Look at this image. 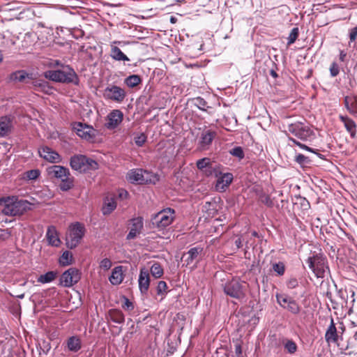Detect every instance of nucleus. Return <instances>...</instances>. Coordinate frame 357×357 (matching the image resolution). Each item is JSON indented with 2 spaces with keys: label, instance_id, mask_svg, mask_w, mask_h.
I'll return each instance as SVG.
<instances>
[{
  "label": "nucleus",
  "instance_id": "42",
  "mask_svg": "<svg viewBox=\"0 0 357 357\" xmlns=\"http://www.w3.org/2000/svg\"><path fill=\"white\" fill-rule=\"evenodd\" d=\"M273 270L280 276H282L284 274L285 272V266L284 264L282 261H279L278 263H275L273 264Z\"/></svg>",
  "mask_w": 357,
  "mask_h": 357
},
{
  "label": "nucleus",
  "instance_id": "32",
  "mask_svg": "<svg viewBox=\"0 0 357 357\" xmlns=\"http://www.w3.org/2000/svg\"><path fill=\"white\" fill-rule=\"evenodd\" d=\"M109 319L116 324H123L125 321V317L123 312L117 309H112L109 311Z\"/></svg>",
  "mask_w": 357,
  "mask_h": 357
},
{
  "label": "nucleus",
  "instance_id": "8",
  "mask_svg": "<svg viewBox=\"0 0 357 357\" xmlns=\"http://www.w3.org/2000/svg\"><path fill=\"white\" fill-rule=\"evenodd\" d=\"M275 297L277 303L283 309L294 315H297L300 313L301 307L298 303L293 298L286 294L280 293H277Z\"/></svg>",
  "mask_w": 357,
  "mask_h": 357
},
{
  "label": "nucleus",
  "instance_id": "46",
  "mask_svg": "<svg viewBox=\"0 0 357 357\" xmlns=\"http://www.w3.org/2000/svg\"><path fill=\"white\" fill-rule=\"evenodd\" d=\"M167 284L165 281H160L156 288L158 295L165 296L167 294Z\"/></svg>",
  "mask_w": 357,
  "mask_h": 357
},
{
  "label": "nucleus",
  "instance_id": "57",
  "mask_svg": "<svg viewBox=\"0 0 357 357\" xmlns=\"http://www.w3.org/2000/svg\"><path fill=\"white\" fill-rule=\"evenodd\" d=\"M10 236V232L8 229H0V240L5 241L8 239Z\"/></svg>",
  "mask_w": 357,
  "mask_h": 357
},
{
  "label": "nucleus",
  "instance_id": "6",
  "mask_svg": "<svg viewBox=\"0 0 357 357\" xmlns=\"http://www.w3.org/2000/svg\"><path fill=\"white\" fill-rule=\"evenodd\" d=\"M70 165L73 169L79 172L96 169L98 167V163L94 160L89 158L84 155H75L72 156Z\"/></svg>",
  "mask_w": 357,
  "mask_h": 357
},
{
  "label": "nucleus",
  "instance_id": "53",
  "mask_svg": "<svg viewBox=\"0 0 357 357\" xmlns=\"http://www.w3.org/2000/svg\"><path fill=\"white\" fill-rule=\"evenodd\" d=\"M340 73L338 65L335 62H333L330 66V73L332 77L337 76Z\"/></svg>",
  "mask_w": 357,
  "mask_h": 357
},
{
  "label": "nucleus",
  "instance_id": "26",
  "mask_svg": "<svg viewBox=\"0 0 357 357\" xmlns=\"http://www.w3.org/2000/svg\"><path fill=\"white\" fill-rule=\"evenodd\" d=\"M110 282L114 285H117L121 284L123 280V274L122 271V266H116L115 267L112 272V275L109 278Z\"/></svg>",
  "mask_w": 357,
  "mask_h": 357
},
{
  "label": "nucleus",
  "instance_id": "33",
  "mask_svg": "<svg viewBox=\"0 0 357 357\" xmlns=\"http://www.w3.org/2000/svg\"><path fill=\"white\" fill-rule=\"evenodd\" d=\"M282 343L284 348V350L289 354L293 355L298 350V346L296 343L291 339H283Z\"/></svg>",
  "mask_w": 357,
  "mask_h": 357
},
{
  "label": "nucleus",
  "instance_id": "24",
  "mask_svg": "<svg viewBox=\"0 0 357 357\" xmlns=\"http://www.w3.org/2000/svg\"><path fill=\"white\" fill-rule=\"evenodd\" d=\"M339 119L344 123V128L350 134L351 137H356L357 126L355 121L347 116L340 115Z\"/></svg>",
  "mask_w": 357,
  "mask_h": 357
},
{
  "label": "nucleus",
  "instance_id": "52",
  "mask_svg": "<svg viewBox=\"0 0 357 357\" xmlns=\"http://www.w3.org/2000/svg\"><path fill=\"white\" fill-rule=\"evenodd\" d=\"M298 287V281L296 278H291L287 281V287L293 289Z\"/></svg>",
  "mask_w": 357,
  "mask_h": 357
},
{
  "label": "nucleus",
  "instance_id": "37",
  "mask_svg": "<svg viewBox=\"0 0 357 357\" xmlns=\"http://www.w3.org/2000/svg\"><path fill=\"white\" fill-rule=\"evenodd\" d=\"M163 268L158 262H155L151 267V273L155 278H160L163 275Z\"/></svg>",
  "mask_w": 357,
  "mask_h": 357
},
{
  "label": "nucleus",
  "instance_id": "19",
  "mask_svg": "<svg viewBox=\"0 0 357 357\" xmlns=\"http://www.w3.org/2000/svg\"><path fill=\"white\" fill-rule=\"evenodd\" d=\"M39 154L41 158L52 163H57L61 160L60 155L48 146L42 147L39 150Z\"/></svg>",
  "mask_w": 357,
  "mask_h": 357
},
{
  "label": "nucleus",
  "instance_id": "61",
  "mask_svg": "<svg viewBox=\"0 0 357 357\" xmlns=\"http://www.w3.org/2000/svg\"><path fill=\"white\" fill-rule=\"evenodd\" d=\"M344 105H345L346 108L349 112V108L351 107V101L350 102L349 101V98L348 97H346L344 98Z\"/></svg>",
  "mask_w": 357,
  "mask_h": 357
},
{
  "label": "nucleus",
  "instance_id": "11",
  "mask_svg": "<svg viewBox=\"0 0 357 357\" xmlns=\"http://www.w3.org/2000/svg\"><path fill=\"white\" fill-rule=\"evenodd\" d=\"M199 130L201 132L199 137L198 148L201 151L208 150L217 137V132L208 128L206 126H204L202 129L199 128Z\"/></svg>",
  "mask_w": 357,
  "mask_h": 357
},
{
  "label": "nucleus",
  "instance_id": "23",
  "mask_svg": "<svg viewBox=\"0 0 357 357\" xmlns=\"http://www.w3.org/2000/svg\"><path fill=\"white\" fill-rule=\"evenodd\" d=\"M46 237L48 243L52 246L59 247L61 244V240L59 238L58 232L54 226H49L46 233Z\"/></svg>",
  "mask_w": 357,
  "mask_h": 357
},
{
  "label": "nucleus",
  "instance_id": "30",
  "mask_svg": "<svg viewBox=\"0 0 357 357\" xmlns=\"http://www.w3.org/2000/svg\"><path fill=\"white\" fill-rule=\"evenodd\" d=\"M11 128V120L8 116H3L0 119V136L6 135Z\"/></svg>",
  "mask_w": 357,
  "mask_h": 357
},
{
  "label": "nucleus",
  "instance_id": "56",
  "mask_svg": "<svg viewBox=\"0 0 357 357\" xmlns=\"http://www.w3.org/2000/svg\"><path fill=\"white\" fill-rule=\"evenodd\" d=\"M123 307L127 310H132L134 309L133 303L127 298L124 297V303L123 304Z\"/></svg>",
  "mask_w": 357,
  "mask_h": 357
},
{
  "label": "nucleus",
  "instance_id": "15",
  "mask_svg": "<svg viewBox=\"0 0 357 357\" xmlns=\"http://www.w3.org/2000/svg\"><path fill=\"white\" fill-rule=\"evenodd\" d=\"M214 175L218 177L215 188L219 191H225L233 181L231 173L222 174L218 169H213Z\"/></svg>",
  "mask_w": 357,
  "mask_h": 357
},
{
  "label": "nucleus",
  "instance_id": "58",
  "mask_svg": "<svg viewBox=\"0 0 357 357\" xmlns=\"http://www.w3.org/2000/svg\"><path fill=\"white\" fill-rule=\"evenodd\" d=\"M41 347L44 354H47L51 349L50 343L45 340L43 341Z\"/></svg>",
  "mask_w": 357,
  "mask_h": 357
},
{
  "label": "nucleus",
  "instance_id": "35",
  "mask_svg": "<svg viewBox=\"0 0 357 357\" xmlns=\"http://www.w3.org/2000/svg\"><path fill=\"white\" fill-rule=\"evenodd\" d=\"M142 82V78L138 75H132L127 77L124 83L130 88H133L139 85Z\"/></svg>",
  "mask_w": 357,
  "mask_h": 357
},
{
  "label": "nucleus",
  "instance_id": "13",
  "mask_svg": "<svg viewBox=\"0 0 357 357\" xmlns=\"http://www.w3.org/2000/svg\"><path fill=\"white\" fill-rule=\"evenodd\" d=\"M72 126L73 130L82 139L89 141L95 137V130L92 126L81 122H75Z\"/></svg>",
  "mask_w": 357,
  "mask_h": 357
},
{
  "label": "nucleus",
  "instance_id": "3",
  "mask_svg": "<svg viewBox=\"0 0 357 357\" xmlns=\"http://www.w3.org/2000/svg\"><path fill=\"white\" fill-rule=\"evenodd\" d=\"M45 77L49 79L60 83L73 84L78 85L79 82V77L75 70L70 67L65 70H52L45 72Z\"/></svg>",
  "mask_w": 357,
  "mask_h": 357
},
{
  "label": "nucleus",
  "instance_id": "31",
  "mask_svg": "<svg viewBox=\"0 0 357 357\" xmlns=\"http://www.w3.org/2000/svg\"><path fill=\"white\" fill-rule=\"evenodd\" d=\"M31 74L27 73L25 70H17L10 75L9 79L10 81L22 82L26 78H31Z\"/></svg>",
  "mask_w": 357,
  "mask_h": 357
},
{
  "label": "nucleus",
  "instance_id": "29",
  "mask_svg": "<svg viewBox=\"0 0 357 357\" xmlns=\"http://www.w3.org/2000/svg\"><path fill=\"white\" fill-rule=\"evenodd\" d=\"M217 202L215 200L206 202L202 206V211L208 216H214L218 213Z\"/></svg>",
  "mask_w": 357,
  "mask_h": 357
},
{
  "label": "nucleus",
  "instance_id": "18",
  "mask_svg": "<svg viewBox=\"0 0 357 357\" xmlns=\"http://www.w3.org/2000/svg\"><path fill=\"white\" fill-rule=\"evenodd\" d=\"M324 337L325 341L328 345L331 344H336L338 342L339 335L334 319L332 317L330 318V324L326 331Z\"/></svg>",
  "mask_w": 357,
  "mask_h": 357
},
{
  "label": "nucleus",
  "instance_id": "64",
  "mask_svg": "<svg viewBox=\"0 0 357 357\" xmlns=\"http://www.w3.org/2000/svg\"><path fill=\"white\" fill-rule=\"evenodd\" d=\"M270 75H271L273 77H274V78H276V77H278V74H277V73H276L275 70H271L270 71Z\"/></svg>",
  "mask_w": 357,
  "mask_h": 357
},
{
  "label": "nucleus",
  "instance_id": "17",
  "mask_svg": "<svg viewBox=\"0 0 357 357\" xmlns=\"http://www.w3.org/2000/svg\"><path fill=\"white\" fill-rule=\"evenodd\" d=\"M123 119V113L119 109H114L107 115L105 126L109 130L115 129L122 122Z\"/></svg>",
  "mask_w": 357,
  "mask_h": 357
},
{
  "label": "nucleus",
  "instance_id": "54",
  "mask_svg": "<svg viewBox=\"0 0 357 357\" xmlns=\"http://www.w3.org/2000/svg\"><path fill=\"white\" fill-rule=\"evenodd\" d=\"M349 44L357 39V26L349 30Z\"/></svg>",
  "mask_w": 357,
  "mask_h": 357
},
{
  "label": "nucleus",
  "instance_id": "55",
  "mask_svg": "<svg viewBox=\"0 0 357 357\" xmlns=\"http://www.w3.org/2000/svg\"><path fill=\"white\" fill-rule=\"evenodd\" d=\"M100 266L105 269V270H108L111 268L112 266V262L111 261L107 259V258H105V259H103L101 261H100Z\"/></svg>",
  "mask_w": 357,
  "mask_h": 357
},
{
  "label": "nucleus",
  "instance_id": "27",
  "mask_svg": "<svg viewBox=\"0 0 357 357\" xmlns=\"http://www.w3.org/2000/svg\"><path fill=\"white\" fill-rule=\"evenodd\" d=\"M111 58L116 61H129L130 59L116 46L111 45Z\"/></svg>",
  "mask_w": 357,
  "mask_h": 357
},
{
  "label": "nucleus",
  "instance_id": "48",
  "mask_svg": "<svg viewBox=\"0 0 357 357\" xmlns=\"http://www.w3.org/2000/svg\"><path fill=\"white\" fill-rule=\"evenodd\" d=\"M197 167L199 169H203L208 167L211 165V161L208 158H204L197 161Z\"/></svg>",
  "mask_w": 357,
  "mask_h": 357
},
{
  "label": "nucleus",
  "instance_id": "10",
  "mask_svg": "<svg viewBox=\"0 0 357 357\" xmlns=\"http://www.w3.org/2000/svg\"><path fill=\"white\" fill-rule=\"evenodd\" d=\"M102 96L105 99L117 103H121L126 97V91L119 86L109 84L103 91Z\"/></svg>",
  "mask_w": 357,
  "mask_h": 357
},
{
  "label": "nucleus",
  "instance_id": "49",
  "mask_svg": "<svg viewBox=\"0 0 357 357\" xmlns=\"http://www.w3.org/2000/svg\"><path fill=\"white\" fill-rule=\"evenodd\" d=\"M40 174V172L38 169H31L25 172L26 178L29 180L36 179Z\"/></svg>",
  "mask_w": 357,
  "mask_h": 357
},
{
  "label": "nucleus",
  "instance_id": "44",
  "mask_svg": "<svg viewBox=\"0 0 357 357\" xmlns=\"http://www.w3.org/2000/svg\"><path fill=\"white\" fill-rule=\"evenodd\" d=\"M295 161L301 166L307 165L310 162V160L309 159V158L301 153H298V155H296Z\"/></svg>",
  "mask_w": 357,
  "mask_h": 357
},
{
  "label": "nucleus",
  "instance_id": "20",
  "mask_svg": "<svg viewBox=\"0 0 357 357\" xmlns=\"http://www.w3.org/2000/svg\"><path fill=\"white\" fill-rule=\"evenodd\" d=\"M49 176L62 180L70 176V173L68 168L60 165H53L47 169Z\"/></svg>",
  "mask_w": 357,
  "mask_h": 357
},
{
  "label": "nucleus",
  "instance_id": "2",
  "mask_svg": "<svg viewBox=\"0 0 357 357\" xmlns=\"http://www.w3.org/2000/svg\"><path fill=\"white\" fill-rule=\"evenodd\" d=\"M306 263L317 278H324L330 272L327 258L321 253H314Z\"/></svg>",
  "mask_w": 357,
  "mask_h": 357
},
{
  "label": "nucleus",
  "instance_id": "7",
  "mask_svg": "<svg viewBox=\"0 0 357 357\" xmlns=\"http://www.w3.org/2000/svg\"><path fill=\"white\" fill-rule=\"evenodd\" d=\"M287 131L302 141H307L314 135V132L308 126L301 121L289 123Z\"/></svg>",
  "mask_w": 357,
  "mask_h": 357
},
{
  "label": "nucleus",
  "instance_id": "60",
  "mask_svg": "<svg viewBox=\"0 0 357 357\" xmlns=\"http://www.w3.org/2000/svg\"><path fill=\"white\" fill-rule=\"evenodd\" d=\"M235 353L238 356H240L242 354V349L240 344H236L235 346Z\"/></svg>",
  "mask_w": 357,
  "mask_h": 357
},
{
  "label": "nucleus",
  "instance_id": "25",
  "mask_svg": "<svg viewBox=\"0 0 357 357\" xmlns=\"http://www.w3.org/2000/svg\"><path fill=\"white\" fill-rule=\"evenodd\" d=\"M116 208V202L114 196L108 195L104 199L103 206L102 208V214L105 215H109Z\"/></svg>",
  "mask_w": 357,
  "mask_h": 357
},
{
  "label": "nucleus",
  "instance_id": "21",
  "mask_svg": "<svg viewBox=\"0 0 357 357\" xmlns=\"http://www.w3.org/2000/svg\"><path fill=\"white\" fill-rule=\"evenodd\" d=\"M203 248L201 247H194L190 248L186 253H184L182 259L184 260L185 266H188L197 261L198 257L202 253Z\"/></svg>",
  "mask_w": 357,
  "mask_h": 357
},
{
  "label": "nucleus",
  "instance_id": "16",
  "mask_svg": "<svg viewBox=\"0 0 357 357\" xmlns=\"http://www.w3.org/2000/svg\"><path fill=\"white\" fill-rule=\"evenodd\" d=\"M144 227V221L142 217L132 218L130 220V231L126 236L127 240H132L139 236Z\"/></svg>",
  "mask_w": 357,
  "mask_h": 357
},
{
  "label": "nucleus",
  "instance_id": "36",
  "mask_svg": "<svg viewBox=\"0 0 357 357\" xmlns=\"http://www.w3.org/2000/svg\"><path fill=\"white\" fill-rule=\"evenodd\" d=\"M61 181L59 188L62 191H68L74 186V178L70 175L67 176L66 179L63 178Z\"/></svg>",
  "mask_w": 357,
  "mask_h": 357
},
{
  "label": "nucleus",
  "instance_id": "22",
  "mask_svg": "<svg viewBox=\"0 0 357 357\" xmlns=\"http://www.w3.org/2000/svg\"><path fill=\"white\" fill-rule=\"evenodd\" d=\"M138 283L140 292L146 294L150 285V277L148 271L144 268L140 270Z\"/></svg>",
  "mask_w": 357,
  "mask_h": 357
},
{
  "label": "nucleus",
  "instance_id": "40",
  "mask_svg": "<svg viewBox=\"0 0 357 357\" xmlns=\"http://www.w3.org/2000/svg\"><path fill=\"white\" fill-rule=\"evenodd\" d=\"M288 139L289 142H291L294 144L298 146V147H300L301 149H302L303 150H306V151L313 153H317V150L313 149L307 146V145L301 143L299 141L296 140V139H294L293 137H289Z\"/></svg>",
  "mask_w": 357,
  "mask_h": 357
},
{
  "label": "nucleus",
  "instance_id": "9",
  "mask_svg": "<svg viewBox=\"0 0 357 357\" xmlns=\"http://www.w3.org/2000/svg\"><path fill=\"white\" fill-rule=\"evenodd\" d=\"M224 292L230 297L242 300L245 296V289L243 282L238 279H232L225 283L224 286Z\"/></svg>",
  "mask_w": 357,
  "mask_h": 357
},
{
  "label": "nucleus",
  "instance_id": "1",
  "mask_svg": "<svg viewBox=\"0 0 357 357\" xmlns=\"http://www.w3.org/2000/svg\"><path fill=\"white\" fill-rule=\"evenodd\" d=\"M4 205L1 212L5 215L17 216L23 215L27 211L31 210V204L24 199H18L14 197H7L4 199Z\"/></svg>",
  "mask_w": 357,
  "mask_h": 357
},
{
  "label": "nucleus",
  "instance_id": "41",
  "mask_svg": "<svg viewBox=\"0 0 357 357\" xmlns=\"http://www.w3.org/2000/svg\"><path fill=\"white\" fill-rule=\"evenodd\" d=\"M193 103L195 106L198 107L199 109L202 111H206V107H208L207 106V102L201 97H197L193 99Z\"/></svg>",
  "mask_w": 357,
  "mask_h": 357
},
{
  "label": "nucleus",
  "instance_id": "34",
  "mask_svg": "<svg viewBox=\"0 0 357 357\" xmlns=\"http://www.w3.org/2000/svg\"><path fill=\"white\" fill-rule=\"evenodd\" d=\"M57 276V272L48 271L43 275H40L38 278V282L42 284L51 282L55 280Z\"/></svg>",
  "mask_w": 357,
  "mask_h": 357
},
{
  "label": "nucleus",
  "instance_id": "39",
  "mask_svg": "<svg viewBox=\"0 0 357 357\" xmlns=\"http://www.w3.org/2000/svg\"><path fill=\"white\" fill-rule=\"evenodd\" d=\"M33 85L36 89L40 91L47 92L50 89L48 83L45 80H36L33 82Z\"/></svg>",
  "mask_w": 357,
  "mask_h": 357
},
{
  "label": "nucleus",
  "instance_id": "43",
  "mask_svg": "<svg viewBox=\"0 0 357 357\" xmlns=\"http://www.w3.org/2000/svg\"><path fill=\"white\" fill-rule=\"evenodd\" d=\"M259 200L268 207L271 208L273 206V201L271 199V197L266 193H261L259 195Z\"/></svg>",
  "mask_w": 357,
  "mask_h": 357
},
{
  "label": "nucleus",
  "instance_id": "12",
  "mask_svg": "<svg viewBox=\"0 0 357 357\" xmlns=\"http://www.w3.org/2000/svg\"><path fill=\"white\" fill-rule=\"evenodd\" d=\"M80 278V273L77 268H70L61 275L59 284L65 287H70L78 282Z\"/></svg>",
  "mask_w": 357,
  "mask_h": 357
},
{
  "label": "nucleus",
  "instance_id": "47",
  "mask_svg": "<svg viewBox=\"0 0 357 357\" xmlns=\"http://www.w3.org/2000/svg\"><path fill=\"white\" fill-rule=\"evenodd\" d=\"M229 153L240 160L244 158V152L241 146H235L229 151Z\"/></svg>",
  "mask_w": 357,
  "mask_h": 357
},
{
  "label": "nucleus",
  "instance_id": "62",
  "mask_svg": "<svg viewBox=\"0 0 357 357\" xmlns=\"http://www.w3.org/2000/svg\"><path fill=\"white\" fill-rule=\"evenodd\" d=\"M346 56H347V54L344 52V51L341 50L340 52V60L341 61H344Z\"/></svg>",
  "mask_w": 357,
  "mask_h": 357
},
{
  "label": "nucleus",
  "instance_id": "4",
  "mask_svg": "<svg viewBox=\"0 0 357 357\" xmlns=\"http://www.w3.org/2000/svg\"><path fill=\"white\" fill-rule=\"evenodd\" d=\"M86 232L84 225L75 222L70 225L66 236V245L69 249L75 248Z\"/></svg>",
  "mask_w": 357,
  "mask_h": 357
},
{
  "label": "nucleus",
  "instance_id": "45",
  "mask_svg": "<svg viewBox=\"0 0 357 357\" xmlns=\"http://www.w3.org/2000/svg\"><path fill=\"white\" fill-rule=\"evenodd\" d=\"M299 33V30L298 27H294L291 29L287 40H288V45L293 44L297 39Z\"/></svg>",
  "mask_w": 357,
  "mask_h": 357
},
{
  "label": "nucleus",
  "instance_id": "50",
  "mask_svg": "<svg viewBox=\"0 0 357 357\" xmlns=\"http://www.w3.org/2000/svg\"><path fill=\"white\" fill-rule=\"evenodd\" d=\"M147 137L145 134L141 133L137 136L135 137L134 141L136 145L138 146H142L146 142Z\"/></svg>",
  "mask_w": 357,
  "mask_h": 357
},
{
  "label": "nucleus",
  "instance_id": "14",
  "mask_svg": "<svg viewBox=\"0 0 357 357\" xmlns=\"http://www.w3.org/2000/svg\"><path fill=\"white\" fill-rule=\"evenodd\" d=\"M149 172L142 169H133L126 174V179L131 183L144 184L151 181L148 178Z\"/></svg>",
  "mask_w": 357,
  "mask_h": 357
},
{
  "label": "nucleus",
  "instance_id": "59",
  "mask_svg": "<svg viewBox=\"0 0 357 357\" xmlns=\"http://www.w3.org/2000/svg\"><path fill=\"white\" fill-rule=\"evenodd\" d=\"M128 195L129 194H128V191H126V190L121 189L119 190L118 196L121 199H127L128 197Z\"/></svg>",
  "mask_w": 357,
  "mask_h": 357
},
{
  "label": "nucleus",
  "instance_id": "28",
  "mask_svg": "<svg viewBox=\"0 0 357 357\" xmlns=\"http://www.w3.org/2000/svg\"><path fill=\"white\" fill-rule=\"evenodd\" d=\"M68 349L72 352L78 351L82 347L80 339L77 336H71L67 340Z\"/></svg>",
  "mask_w": 357,
  "mask_h": 357
},
{
  "label": "nucleus",
  "instance_id": "38",
  "mask_svg": "<svg viewBox=\"0 0 357 357\" xmlns=\"http://www.w3.org/2000/svg\"><path fill=\"white\" fill-rule=\"evenodd\" d=\"M73 262V255L69 251H65L59 258V264L61 266H68Z\"/></svg>",
  "mask_w": 357,
  "mask_h": 357
},
{
  "label": "nucleus",
  "instance_id": "51",
  "mask_svg": "<svg viewBox=\"0 0 357 357\" xmlns=\"http://www.w3.org/2000/svg\"><path fill=\"white\" fill-rule=\"evenodd\" d=\"M351 107L349 108V113L354 116L357 115V97L350 99Z\"/></svg>",
  "mask_w": 357,
  "mask_h": 357
},
{
  "label": "nucleus",
  "instance_id": "5",
  "mask_svg": "<svg viewBox=\"0 0 357 357\" xmlns=\"http://www.w3.org/2000/svg\"><path fill=\"white\" fill-rule=\"evenodd\" d=\"M175 211L171 208L163 209L153 215L151 219L152 227L162 230L169 226L174 220Z\"/></svg>",
  "mask_w": 357,
  "mask_h": 357
},
{
  "label": "nucleus",
  "instance_id": "63",
  "mask_svg": "<svg viewBox=\"0 0 357 357\" xmlns=\"http://www.w3.org/2000/svg\"><path fill=\"white\" fill-rule=\"evenodd\" d=\"M235 244L238 248H240L241 247H242V241H241V238H238V239L236 240Z\"/></svg>",
  "mask_w": 357,
  "mask_h": 357
}]
</instances>
